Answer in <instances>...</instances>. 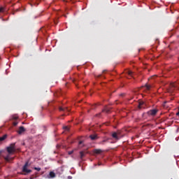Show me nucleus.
Masks as SVG:
<instances>
[{
  "label": "nucleus",
  "mask_w": 179,
  "mask_h": 179,
  "mask_svg": "<svg viewBox=\"0 0 179 179\" xmlns=\"http://www.w3.org/2000/svg\"><path fill=\"white\" fill-rule=\"evenodd\" d=\"M16 143H11L8 147L6 148V150L8 155H13L16 152Z\"/></svg>",
  "instance_id": "obj_1"
},
{
  "label": "nucleus",
  "mask_w": 179,
  "mask_h": 179,
  "mask_svg": "<svg viewBox=\"0 0 179 179\" xmlns=\"http://www.w3.org/2000/svg\"><path fill=\"white\" fill-rule=\"evenodd\" d=\"M157 113H159V110L151 109L147 112V115H148V117H156Z\"/></svg>",
  "instance_id": "obj_2"
},
{
  "label": "nucleus",
  "mask_w": 179,
  "mask_h": 179,
  "mask_svg": "<svg viewBox=\"0 0 179 179\" xmlns=\"http://www.w3.org/2000/svg\"><path fill=\"white\" fill-rule=\"evenodd\" d=\"M29 166H30V164H29V161H27L22 168L23 173H27V174H29V173H31V170L27 169V167H29Z\"/></svg>",
  "instance_id": "obj_3"
},
{
  "label": "nucleus",
  "mask_w": 179,
  "mask_h": 179,
  "mask_svg": "<svg viewBox=\"0 0 179 179\" xmlns=\"http://www.w3.org/2000/svg\"><path fill=\"white\" fill-rule=\"evenodd\" d=\"M118 135H120V133L113 132L112 134V137L113 138V139L118 141V140H120V136Z\"/></svg>",
  "instance_id": "obj_4"
},
{
  "label": "nucleus",
  "mask_w": 179,
  "mask_h": 179,
  "mask_svg": "<svg viewBox=\"0 0 179 179\" xmlns=\"http://www.w3.org/2000/svg\"><path fill=\"white\" fill-rule=\"evenodd\" d=\"M26 129H24V127L23 126L20 127L19 130L17 131V134H19V135H22V134H23V132H25Z\"/></svg>",
  "instance_id": "obj_5"
},
{
  "label": "nucleus",
  "mask_w": 179,
  "mask_h": 179,
  "mask_svg": "<svg viewBox=\"0 0 179 179\" xmlns=\"http://www.w3.org/2000/svg\"><path fill=\"white\" fill-rule=\"evenodd\" d=\"M110 110H111V108H108V107L106 106L102 111H103V113H106V114H110Z\"/></svg>",
  "instance_id": "obj_6"
},
{
  "label": "nucleus",
  "mask_w": 179,
  "mask_h": 179,
  "mask_svg": "<svg viewBox=\"0 0 179 179\" xmlns=\"http://www.w3.org/2000/svg\"><path fill=\"white\" fill-rule=\"evenodd\" d=\"M86 155H87V151H81V152H80V159H83V157H85V156H86Z\"/></svg>",
  "instance_id": "obj_7"
},
{
  "label": "nucleus",
  "mask_w": 179,
  "mask_h": 179,
  "mask_svg": "<svg viewBox=\"0 0 179 179\" xmlns=\"http://www.w3.org/2000/svg\"><path fill=\"white\" fill-rule=\"evenodd\" d=\"M145 102L143 101H140L138 103V108H145Z\"/></svg>",
  "instance_id": "obj_8"
},
{
  "label": "nucleus",
  "mask_w": 179,
  "mask_h": 179,
  "mask_svg": "<svg viewBox=\"0 0 179 179\" xmlns=\"http://www.w3.org/2000/svg\"><path fill=\"white\" fill-rule=\"evenodd\" d=\"M90 138L92 139V141H96V139H97V135L92 134L90 136Z\"/></svg>",
  "instance_id": "obj_9"
},
{
  "label": "nucleus",
  "mask_w": 179,
  "mask_h": 179,
  "mask_svg": "<svg viewBox=\"0 0 179 179\" xmlns=\"http://www.w3.org/2000/svg\"><path fill=\"white\" fill-rule=\"evenodd\" d=\"M55 173L52 171L50 172L48 178H55Z\"/></svg>",
  "instance_id": "obj_10"
},
{
  "label": "nucleus",
  "mask_w": 179,
  "mask_h": 179,
  "mask_svg": "<svg viewBox=\"0 0 179 179\" xmlns=\"http://www.w3.org/2000/svg\"><path fill=\"white\" fill-rule=\"evenodd\" d=\"M101 152H103V151L101 149L94 150V153H95L96 155H100V153H101Z\"/></svg>",
  "instance_id": "obj_11"
},
{
  "label": "nucleus",
  "mask_w": 179,
  "mask_h": 179,
  "mask_svg": "<svg viewBox=\"0 0 179 179\" xmlns=\"http://www.w3.org/2000/svg\"><path fill=\"white\" fill-rule=\"evenodd\" d=\"M8 138V135H3V136L0 137V142H3V141H5Z\"/></svg>",
  "instance_id": "obj_12"
},
{
  "label": "nucleus",
  "mask_w": 179,
  "mask_h": 179,
  "mask_svg": "<svg viewBox=\"0 0 179 179\" xmlns=\"http://www.w3.org/2000/svg\"><path fill=\"white\" fill-rule=\"evenodd\" d=\"M10 159L11 158L9 154L4 157V159L6 160V162H10Z\"/></svg>",
  "instance_id": "obj_13"
},
{
  "label": "nucleus",
  "mask_w": 179,
  "mask_h": 179,
  "mask_svg": "<svg viewBox=\"0 0 179 179\" xmlns=\"http://www.w3.org/2000/svg\"><path fill=\"white\" fill-rule=\"evenodd\" d=\"M59 111H69V109L67 108H62V107H60L59 108Z\"/></svg>",
  "instance_id": "obj_14"
},
{
  "label": "nucleus",
  "mask_w": 179,
  "mask_h": 179,
  "mask_svg": "<svg viewBox=\"0 0 179 179\" xmlns=\"http://www.w3.org/2000/svg\"><path fill=\"white\" fill-rule=\"evenodd\" d=\"M145 86L147 90H150V88L152 87L150 85H149L148 84H146Z\"/></svg>",
  "instance_id": "obj_15"
},
{
  "label": "nucleus",
  "mask_w": 179,
  "mask_h": 179,
  "mask_svg": "<svg viewBox=\"0 0 179 179\" xmlns=\"http://www.w3.org/2000/svg\"><path fill=\"white\" fill-rule=\"evenodd\" d=\"M17 118H19V117L17 115H14L12 116V120H17Z\"/></svg>",
  "instance_id": "obj_16"
},
{
  "label": "nucleus",
  "mask_w": 179,
  "mask_h": 179,
  "mask_svg": "<svg viewBox=\"0 0 179 179\" xmlns=\"http://www.w3.org/2000/svg\"><path fill=\"white\" fill-rule=\"evenodd\" d=\"M127 73H128V75H129V76H132L134 75V73L131 71H128Z\"/></svg>",
  "instance_id": "obj_17"
},
{
  "label": "nucleus",
  "mask_w": 179,
  "mask_h": 179,
  "mask_svg": "<svg viewBox=\"0 0 179 179\" xmlns=\"http://www.w3.org/2000/svg\"><path fill=\"white\" fill-rule=\"evenodd\" d=\"M64 129L65 131H69V127H68L67 126H65V127H64Z\"/></svg>",
  "instance_id": "obj_18"
},
{
  "label": "nucleus",
  "mask_w": 179,
  "mask_h": 179,
  "mask_svg": "<svg viewBox=\"0 0 179 179\" xmlns=\"http://www.w3.org/2000/svg\"><path fill=\"white\" fill-rule=\"evenodd\" d=\"M34 170H36V171H40L41 170V168L34 167Z\"/></svg>",
  "instance_id": "obj_19"
},
{
  "label": "nucleus",
  "mask_w": 179,
  "mask_h": 179,
  "mask_svg": "<svg viewBox=\"0 0 179 179\" xmlns=\"http://www.w3.org/2000/svg\"><path fill=\"white\" fill-rule=\"evenodd\" d=\"M13 124L14 127H16V125H17V122H14Z\"/></svg>",
  "instance_id": "obj_20"
},
{
  "label": "nucleus",
  "mask_w": 179,
  "mask_h": 179,
  "mask_svg": "<svg viewBox=\"0 0 179 179\" xmlns=\"http://www.w3.org/2000/svg\"><path fill=\"white\" fill-rule=\"evenodd\" d=\"M1 12H3V7H0V13Z\"/></svg>",
  "instance_id": "obj_21"
},
{
  "label": "nucleus",
  "mask_w": 179,
  "mask_h": 179,
  "mask_svg": "<svg viewBox=\"0 0 179 179\" xmlns=\"http://www.w3.org/2000/svg\"><path fill=\"white\" fill-rule=\"evenodd\" d=\"M171 86H172V87H176V84H171Z\"/></svg>",
  "instance_id": "obj_22"
},
{
  "label": "nucleus",
  "mask_w": 179,
  "mask_h": 179,
  "mask_svg": "<svg viewBox=\"0 0 179 179\" xmlns=\"http://www.w3.org/2000/svg\"><path fill=\"white\" fill-rule=\"evenodd\" d=\"M72 153H73V151H69V155H72Z\"/></svg>",
  "instance_id": "obj_23"
},
{
  "label": "nucleus",
  "mask_w": 179,
  "mask_h": 179,
  "mask_svg": "<svg viewBox=\"0 0 179 179\" xmlns=\"http://www.w3.org/2000/svg\"><path fill=\"white\" fill-rule=\"evenodd\" d=\"M83 143V141H79V145H82Z\"/></svg>",
  "instance_id": "obj_24"
},
{
  "label": "nucleus",
  "mask_w": 179,
  "mask_h": 179,
  "mask_svg": "<svg viewBox=\"0 0 179 179\" xmlns=\"http://www.w3.org/2000/svg\"><path fill=\"white\" fill-rule=\"evenodd\" d=\"M55 24H58V21H55Z\"/></svg>",
  "instance_id": "obj_25"
},
{
  "label": "nucleus",
  "mask_w": 179,
  "mask_h": 179,
  "mask_svg": "<svg viewBox=\"0 0 179 179\" xmlns=\"http://www.w3.org/2000/svg\"><path fill=\"white\" fill-rule=\"evenodd\" d=\"M104 72H106V70H103V71H102V73H104Z\"/></svg>",
  "instance_id": "obj_26"
},
{
  "label": "nucleus",
  "mask_w": 179,
  "mask_h": 179,
  "mask_svg": "<svg viewBox=\"0 0 179 179\" xmlns=\"http://www.w3.org/2000/svg\"><path fill=\"white\" fill-rule=\"evenodd\" d=\"M102 142H107V140H103Z\"/></svg>",
  "instance_id": "obj_27"
},
{
  "label": "nucleus",
  "mask_w": 179,
  "mask_h": 179,
  "mask_svg": "<svg viewBox=\"0 0 179 179\" xmlns=\"http://www.w3.org/2000/svg\"><path fill=\"white\" fill-rule=\"evenodd\" d=\"M99 115H100V114H99V115H96V117H99Z\"/></svg>",
  "instance_id": "obj_28"
},
{
  "label": "nucleus",
  "mask_w": 179,
  "mask_h": 179,
  "mask_svg": "<svg viewBox=\"0 0 179 179\" xmlns=\"http://www.w3.org/2000/svg\"><path fill=\"white\" fill-rule=\"evenodd\" d=\"M0 155H1V152H0Z\"/></svg>",
  "instance_id": "obj_29"
}]
</instances>
